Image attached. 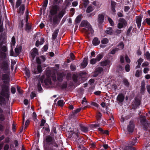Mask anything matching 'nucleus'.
Instances as JSON below:
<instances>
[{
    "label": "nucleus",
    "mask_w": 150,
    "mask_h": 150,
    "mask_svg": "<svg viewBox=\"0 0 150 150\" xmlns=\"http://www.w3.org/2000/svg\"><path fill=\"white\" fill-rule=\"evenodd\" d=\"M140 99L138 98H136L135 100L132 103V105L133 108H135L140 104Z\"/></svg>",
    "instance_id": "ddd939ff"
},
{
    "label": "nucleus",
    "mask_w": 150,
    "mask_h": 150,
    "mask_svg": "<svg viewBox=\"0 0 150 150\" xmlns=\"http://www.w3.org/2000/svg\"><path fill=\"white\" fill-rule=\"evenodd\" d=\"M149 71V69L148 68H145L144 69V72L145 73H147Z\"/></svg>",
    "instance_id": "69168bd1"
},
{
    "label": "nucleus",
    "mask_w": 150,
    "mask_h": 150,
    "mask_svg": "<svg viewBox=\"0 0 150 150\" xmlns=\"http://www.w3.org/2000/svg\"><path fill=\"white\" fill-rule=\"evenodd\" d=\"M146 88H147V90L148 91L149 93L150 94V85H147L146 86Z\"/></svg>",
    "instance_id": "774afa93"
},
{
    "label": "nucleus",
    "mask_w": 150,
    "mask_h": 150,
    "mask_svg": "<svg viewBox=\"0 0 150 150\" xmlns=\"http://www.w3.org/2000/svg\"><path fill=\"white\" fill-rule=\"evenodd\" d=\"M97 62L96 58L92 59L90 61V63L92 64H95Z\"/></svg>",
    "instance_id": "ea45409f"
},
{
    "label": "nucleus",
    "mask_w": 150,
    "mask_h": 150,
    "mask_svg": "<svg viewBox=\"0 0 150 150\" xmlns=\"http://www.w3.org/2000/svg\"><path fill=\"white\" fill-rule=\"evenodd\" d=\"M130 8L128 6H125L124 7V11L125 12L128 11L129 9Z\"/></svg>",
    "instance_id": "680f3d73"
},
{
    "label": "nucleus",
    "mask_w": 150,
    "mask_h": 150,
    "mask_svg": "<svg viewBox=\"0 0 150 150\" xmlns=\"http://www.w3.org/2000/svg\"><path fill=\"white\" fill-rule=\"evenodd\" d=\"M30 54L33 59H34L35 56L38 54V50L36 48H34L31 51Z\"/></svg>",
    "instance_id": "4468645a"
},
{
    "label": "nucleus",
    "mask_w": 150,
    "mask_h": 150,
    "mask_svg": "<svg viewBox=\"0 0 150 150\" xmlns=\"http://www.w3.org/2000/svg\"><path fill=\"white\" fill-rule=\"evenodd\" d=\"M63 76L62 74L58 73L57 75V79L59 81H61L62 80V78Z\"/></svg>",
    "instance_id": "c9c22d12"
},
{
    "label": "nucleus",
    "mask_w": 150,
    "mask_h": 150,
    "mask_svg": "<svg viewBox=\"0 0 150 150\" xmlns=\"http://www.w3.org/2000/svg\"><path fill=\"white\" fill-rule=\"evenodd\" d=\"M137 142V139L136 138L133 139H132V141L130 143V145L134 146L135 145V144Z\"/></svg>",
    "instance_id": "58836bf2"
},
{
    "label": "nucleus",
    "mask_w": 150,
    "mask_h": 150,
    "mask_svg": "<svg viewBox=\"0 0 150 150\" xmlns=\"http://www.w3.org/2000/svg\"><path fill=\"white\" fill-rule=\"evenodd\" d=\"M59 8V6L56 5H52L50 6V14L53 17V22L54 23H57L58 22H59L66 12V8L65 7L62 9L57 14Z\"/></svg>",
    "instance_id": "f257e3e1"
},
{
    "label": "nucleus",
    "mask_w": 150,
    "mask_h": 150,
    "mask_svg": "<svg viewBox=\"0 0 150 150\" xmlns=\"http://www.w3.org/2000/svg\"><path fill=\"white\" fill-rule=\"evenodd\" d=\"M119 23L118 24V28H125L127 25L126 21L123 18H120L118 20Z\"/></svg>",
    "instance_id": "39448f33"
},
{
    "label": "nucleus",
    "mask_w": 150,
    "mask_h": 150,
    "mask_svg": "<svg viewBox=\"0 0 150 150\" xmlns=\"http://www.w3.org/2000/svg\"><path fill=\"white\" fill-rule=\"evenodd\" d=\"M25 9V5L24 4H22L19 7L18 11H17L18 14H20L21 15H23Z\"/></svg>",
    "instance_id": "2eb2a0df"
},
{
    "label": "nucleus",
    "mask_w": 150,
    "mask_h": 150,
    "mask_svg": "<svg viewBox=\"0 0 150 150\" xmlns=\"http://www.w3.org/2000/svg\"><path fill=\"white\" fill-rule=\"evenodd\" d=\"M7 50L6 46H3L1 44H0V51L1 55L0 57H4L6 56V53H5Z\"/></svg>",
    "instance_id": "6e6552de"
},
{
    "label": "nucleus",
    "mask_w": 150,
    "mask_h": 150,
    "mask_svg": "<svg viewBox=\"0 0 150 150\" xmlns=\"http://www.w3.org/2000/svg\"><path fill=\"white\" fill-rule=\"evenodd\" d=\"M80 31L82 32H84L88 37L92 36L94 32L93 29H79Z\"/></svg>",
    "instance_id": "0eeeda50"
},
{
    "label": "nucleus",
    "mask_w": 150,
    "mask_h": 150,
    "mask_svg": "<svg viewBox=\"0 0 150 150\" xmlns=\"http://www.w3.org/2000/svg\"><path fill=\"white\" fill-rule=\"evenodd\" d=\"M149 65V63L147 62H144L142 64V67H145Z\"/></svg>",
    "instance_id": "052dcab7"
},
{
    "label": "nucleus",
    "mask_w": 150,
    "mask_h": 150,
    "mask_svg": "<svg viewBox=\"0 0 150 150\" xmlns=\"http://www.w3.org/2000/svg\"><path fill=\"white\" fill-rule=\"evenodd\" d=\"M23 23L24 21L23 20H20V21H19V27H21V28H23L24 25Z\"/></svg>",
    "instance_id": "4c0bfd02"
},
{
    "label": "nucleus",
    "mask_w": 150,
    "mask_h": 150,
    "mask_svg": "<svg viewBox=\"0 0 150 150\" xmlns=\"http://www.w3.org/2000/svg\"><path fill=\"white\" fill-rule=\"evenodd\" d=\"M38 90L40 91H42V88L41 87L40 83V82H39L38 84Z\"/></svg>",
    "instance_id": "603ef678"
},
{
    "label": "nucleus",
    "mask_w": 150,
    "mask_h": 150,
    "mask_svg": "<svg viewBox=\"0 0 150 150\" xmlns=\"http://www.w3.org/2000/svg\"><path fill=\"white\" fill-rule=\"evenodd\" d=\"M124 45L123 42H121L120 44L118 45V50L122 49L124 48Z\"/></svg>",
    "instance_id": "79ce46f5"
},
{
    "label": "nucleus",
    "mask_w": 150,
    "mask_h": 150,
    "mask_svg": "<svg viewBox=\"0 0 150 150\" xmlns=\"http://www.w3.org/2000/svg\"><path fill=\"white\" fill-rule=\"evenodd\" d=\"M111 64V63L110 61L109 60H106L103 61L101 63V66L106 67L108 69L109 68Z\"/></svg>",
    "instance_id": "f8f14e48"
},
{
    "label": "nucleus",
    "mask_w": 150,
    "mask_h": 150,
    "mask_svg": "<svg viewBox=\"0 0 150 150\" xmlns=\"http://www.w3.org/2000/svg\"><path fill=\"white\" fill-rule=\"evenodd\" d=\"M142 71L141 69H138L136 71L135 73V76L137 77H139L141 75Z\"/></svg>",
    "instance_id": "c85d7f7f"
},
{
    "label": "nucleus",
    "mask_w": 150,
    "mask_h": 150,
    "mask_svg": "<svg viewBox=\"0 0 150 150\" xmlns=\"http://www.w3.org/2000/svg\"><path fill=\"white\" fill-rule=\"evenodd\" d=\"M143 59H142L141 58L139 59L138 60V61H137L138 64H141V63L143 62Z\"/></svg>",
    "instance_id": "338daca9"
},
{
    "label": "nucleus",
    "mask_w": 150,
    "mask_h": 150,
    "mask_svg": "<svg viewBox=\"0 0 150 150\" xmlns=\"http://www.w3.org/2000/svg\"><path fill=\"white\" fill-rule=\"evenodd\" d=\"M50 71L49 70H47L46 73V75L47 76V79H45L44 81L43 80V77H42L40 79L41 83L42 84V85H43V84L44 83L46 86L49 85L51 83V77H54L55 76V73L54 72V74H50Z\"/></svg>",
    "instance_id": "7ed1b4c3"
},
{
    "label": "nucleus",
    "mask_w": 150,
    "mask_h": 150,
    "mask_svg": "<svg viewBox=\"0 0 150 150\" xmlns=\"http://www.w3.org/2000/svg\"><path fill=\"white\" fill-rule=\"evenodd\" d=\"M36 62H37L38 64H39L38 65H40V64H41V59H40V58H39V57H37V58H36Z\"/></svg>",
    "instance_id": "4d7b16f0"
},
{
    "label": "nucleus",
    "mask_w": 150,
    "mask_h": 150,
    "mask_svg": "<svg viewBox=\"0 0 150 150\" xmlns=\"http://www.w3.org/2000/svg\"><path fill=\"white\" fill-rule=\"evenodd\" d=\"M73 79L74 82H76L77 79V75H73Z\"/></svg>",
    "instance_id": "5fc2aeb1"
},
{
    "label": "nucleus",
    "mask_w": 150,
    "mask_h": 150,
    "mask_svg": "<svg viewBox=\"0 0 150 150\" xmlns=\"http://www.w3.org/2000/svg\"><path fill=\"white\" fill-rule=\"evenodd\" d=\"M142 18L141 16H139L136 20V22L139 28L141 26Z\"/></svg>",
    "instance_id": "412c9836"
},
{
    "label": "nucleus",
    "mask_w": 150,
    "mask_h": 150,
    "mask_svg": "<svg viewBox=\"0 0 150 150\" xmlns=\"http://www.w3.org/2000/svg\"><path fill=\"white\" fill-rule=\"evenodd\" d=\"M71 2L68 0H66L65 1V3L66 4V6H68L69 5Z\"/></svg>",
    "instance_id": "13d9d810"
},
{
    "label": "nucleus",
    "mask_w": 150,
    "mask_h": 150,
    "mask_svg": "<svg viewBox=\"0 0 150 150\" xmlns=\"http://www.w3.org/2000/svg\"><path fill=\"white\" fill-rule=\"evenodd\" d=\"M145 55L147 59H150V54L149 52H146L145 53Z\"/></svg>",
    "instance_id": "de8ad7c7"
},
{
    "label": "nucleus",
    "mask_w": 150,
    "mask_h": 150,
    "mask_svg": "<svg viewBox=\"0 0 150 150\" xmlns=\"http://www.w3.org/2000/svg\"><path fill=\"white\" fill-rule=\"evenodd\" d=\"M108 20L109 22L111 25L112 26H113L114 25V22L112 20L110 17H108Z\"/></svg>",
    "instance_id": "a18cd8bd"
},
{
    "label": "nucleus",
    "mask_w": 150,
    "mask_h": 150,
    "mask_svg": "<svg viewBox=\"0 0 150 150\" xmlns=\"http://www.w3.org/2000/svg\"><path fill=\"white\" fill-rule=\"evenodd\" d=\"M83 2V5L84 7L85 8L86 7L87 5L89 3L88 0H82Z\"/></svg>",
    "instance_id": "e433bc0d"
},
{
    "label": "nucleus",
    "mask_w": 150,
    "mask_h": 150,
    "mask_svg": "<svg viewBox=\"0 0 150 150\" xmlns=\"http://www.w3.org/2000/svg\"><path fill=\"white\" fill-rule=\"evenodd\" d=\"M80 26L81 27H85L86 28H92L90 23L86 20H83L81 23Z\"/></svg>",
    "instance_id": "1a4fd4ad"
},
{
    "label": "nucleus",
    "mask_w": 150,
    "mask_h": 150,
    "mask_svg": "<svg viewBox=\"0 0 150 150\" xmlns=\"http://www.w3.org/2000/svg\"><path fill=\"white\" fill-rule=\"evenodd\" d=\"M16 43V40L15 38L13 36L11 39V48H14V46Z\"/></svg>",
    "instance_id": "cd10ccee"
},
{
    "label": "nucleus",
    "mask_w": 150,
    "mask_h": 150,
    "mask_svg": "<svg viewBox=\"0 0 150 150\" xmlns=\"http://www.w3.org/2000/svg\"><path fill=\"white\" fill-rule=\"evenodd\" d=\"M24 72L27 77L29 78L30 76V73L29 69L27 68H25L24 70Z\"/></svg>",
    "instance_id": "2f4dec72"
},
{
    "label": "nucleus",
    "mask_w": 150,
    "mask_h": 150,
    "mask_svg": "<svg viewBox=\"0 0 150 150\" xmlns=\"http://www.w3.org/2000/svg\"><path fill=\"white\" fill-rule=\"evenodd\" d=\"M124 150H136L135 148L131 146H127Z\"/></svg>",
    "instance_id": "a19ab883"
},
{
    "label": "nucleus",
    "mask_w": 150,
    "mask_h": 150,
    "mask_svg": "<svg viewBox=\"0 0 150 150\" xmlns=\"http://www.w3.org/2000/svg\"><path fill=\"white\" fill-rule=\"evenodd\" d=\"M145 20L146 23L149 25H150V18H146Z\"/></svg>",
    "instance_id": "bf43d9fd"
},
{
    "label": "nucleus",
    "mask_w": 150,
    "mask_h": 150,
    "mask_svg": "<svg viewBox=\"0 0 150 150\" xmlns=\"http://www.w3.org/2000/svg\"><path fill=\"white\" fill-rule=\"evenodd\" d=\"M117 4V3L114 1L112 0L111 1L110 8L113 14H115L116 13V11L115 10V8Z\"/></svg>",
    "instance_id": "9b49d317"
},
{
    "label": "nucleus",
    "mask_w": 150,
    "mask_h": 150,
    "mask_svg": "<svg viewBox=\"0 0 150 150\" xmlns=\"http://www.w3.org/2000/svg\"><path fill=\"white\" fill-rule=\"evenodd\" d=\"M108 42V39L106 38H104L101 41V43L104 44H107Z\"/></svg>",
    "instance_id": "c03bdc74"
},
{
    "label": "nucleus",
    "mask_w": 150,
    "mask_h": 150,
    "mask_svg": "<svg viewBox=\"0 0 150 150\" xmlns=\"http://www.w3.org/2000/svg\"><path fill=\"white\" fill-rule=\"evenodd\" d=\"M125 57L126 61L128 63L130 62V60L127 56H126Z\"/></svg>",
    "instance_id": "e2e57ef3"
},
{
    "label": "nucleus",
    "mask_w": 150,
    "mask_h": 150,
    "mask_svg": "<svg viewBox=\"0 0 150 150\" xmlns=\"http://www.w3.org/2000/svg\"><path fill=\"white\" fill-rule=\"evenodd\" d=\"M106 32L107 33L111 35L112 34L114 33L116 35L120 33L121 32V31L117 29L115 33H114L112 31V29H109V30H107Z\"/></svg>",
    "instance_id": "a211bd4d"
},
{
    "label": "nucleus",
    "mask_w": 150,
    "mask_h": 150,
    "mask_svg": "<svg viewBox=\"0 0 150 150\" xmlns=\"http://www.w3.org/2000/svg\"><path fill=\"white\" fill-rule=\"evenodd\" d=\"M87 103V101L86 100V98H85L84 97L83 98L82 101V104H83L84 105H85L84 107V108L86 107V104Z\"/></svg>",
    "instance_id": "49530a36"
},
{
    "label": "nucleus",
    "mask_w": 150,
    "mask_h": 150,
    "mask_svg": "<svg viewBox=\"0 0 150 150\" xmlns=\"http://www.w3.org/2000/svg\"><path fill=\"white\" fill-rule=\"evenodd\" d=\"M124 99V98L123 95L122 94L118 95L117 98V100L120 102H122Z\"/></svg>",
    "instance_id": "4be33fe9"
},
{
    "label": "nucleus",
    "mask_w": 150,
    "mask_h": 150,
    "mask_svg": "<svg viewBox=\"0 0 150 150\" xmlns=\"http://www.w3.org/2000/svg\"><path fill=\"white\" fill-rule=\"evenodd\" d=\"M118 50V48H115V49L112 50L110 54H114L116 52H117Z\"/></svg>",
    "instance_id": "09e8293b"
},
{
    "label": "nucleus",
    "mask_w": 150,
    "mask_h": 150,
    "mask_svg": "<svg viewBox=\"0 0 150 150\" xmlns=\"http://www.w3.org/2000/svg\"><path fill=\"white\" fill-rule=\"evenodd\" d=\"M4 120V116L2 115H0V121H2Z\"/></svg>",
    "instance_id": "0e129e2a"
},
{
    "label": "nucleus",
    "mask_w": 150,
    "mask_h": 150,
    "mask_svg": "<svg viewBox=\"0 0 150 150\" xmlns=\"http://www.w3.org/2000/svg\"><path fill=\"white\" fill-rule=\"evenodd\" d=\"M48 0H45L43 3L42 7L44 8V10H45L47 5Z\"/></svg>",
    "instance_id": "72a5a7b5"
},
{
    "label": "nucleus",
    "mask_w": 150,
    "mask_h": 150,
    "mask_svg": "<svg viewBox=\"0 0 150 150\" xmlns=\"http://www.w3.org/2000/svg\"><path fill=\"white\" fill-rule=\"evenodd\" d=\"M44 42V40L43 38H41L40 41L37 40L36 42L35 45L37 47H38L40 45H42Z\"/></svg>",
    "instance_id": "5701e85b"
},
{
    "label": "nucleus",
    "mask_w": 150,
    "mask_h": 150,
    "mask_svg": "<svg viewBox=\"0 0 150 150\" xmlns=\"http://www.w3.org/2000/svg\"><path fill=\"white\" fill-rule=\"evenodd\" d=\"M123 82L124 84L126 86L129 85V83L127 79H124L123 80Z\"/></svg>",
    "instance_id": "3c124183"
},
{
    "label": "nucleus",
    "mask_w": 150,
    "mask_h": 150,
    "mask_svg": "<svg viewBox=\"0 0 150 150\" xmlns=\"http://www.w3.org/2000/svg\"><path fill=\"white\" fill-rule=\"evenodd\" d=\"M46 140L47 142H49L52 141V139L51 137L48 136L47 137Z\"/></svg>",
    "instance_id": "8fccbe9b"
},
{
    "label": "nucleus",
    "mask_w": 150,
    "mask_h": 150,
    "mask_svg": "<svg viewBox=\"0 0 150 150\" xmlns=\"http://www.w3.org/2000/svg\"><path fill=\"white\" fill-rule=\"evenodd\" d=\"M103 55L102 54H100L97 55L96 59L98 62L100 61L103 57Z\"/></svg>",
    "instance_id": "7c9ffc66"
},
{
    "label": "nucleus",
    "mask_w": 150,
    "mask_h": 150,
    "mask_svg": "<svg viewBox=\"0 0 150 150\" xmlns=\"http://www.w3.org/2000/svg\"><path fill=\"white\" fill-rule=\"evenodd\" d=\"M94 9V7H93L92 6H89L87 8L86 10V12L88 13H90Z\"/></svg>",
    "instance_id": "a878e982"
},
{
    "label": "nucleus",
    "mask_w": 150,
    "mask_h": 150,
    "mask_svg": "<svg viewBox=\"0 0 150 150\" xmlns=\"http://www.w3.org/2000/svg\"><path fill=\"white\" fill-rule=\"evenodd\" d=\"M93 44L95 46L98 45L100 43V41L98 40L97 38H95L92 41Z\"/></svg>",
    "instance_id": "b1692460"
},
{
    "label": "nucleus",
    "mask_w": 150,
    "mask_h": 150,
    "mask_svg": "<svg viewBox=\"0 0 150 150\" xmlns=\"http://www.w3.org/2000/svg\"><path fill=\"white\" fill-rule=\"evenodd\" d=\"M59 32V30L58 29L56 30L54 32V33L52 34V38L53 39H55L56 37H57V34Z\"/></svg>",
    "instance_id": "c756f323"
},
{
    "label": "nucleus",
    "mask_w": 150,
    "mask_h": 150,
    "mask_svg": "<svg viewBox=\"0 0 150 150\" xmlns=\"http://www.w3.org/2000/svg\"><path fill=\"white\" fill-rule=\"evenodd\" d=\"M22 0H17L16 4V8H18L20 5H21L22 3Z\"/></svg>",
    "instance_id": "f704fd0d"
},
{
    "label": "nucleus",
    "mask_w": 150,
    "mask_h": 150,
    "mask_svg": "<svg viewBox=\"0 0 150 150\" xmlns=\"http://www.w3.org/2000/svg\"><path fill=\"white\" fill-rule=\"evenodd\" d=\"M8 90L9 89L7 86H6L5 88L3 87L2 91L1 93L2 96H0V101L3 103L6 104V106H7V110H9V106H8V103H5L3 96H5L6 94L7 95L8 94Z\"/></svg>",
    "instance_id": "20e7f679"
},
{
    "label": "nucleus",
    "mask_w": 150,
    "mask_h": 150,
    "mask_svg": "<svg viewBox=\"0 0 150 150\" xmlns=\"http://www.w3.org/2000/svg\"><path fill=\"white\" fill-rule=\"evenodd\" d=\"M104 16L102 14H99L98 16V23L99 27L100 28L102 27L100 26V25H101L102 24L104 21Z\"/></svg>",
    "instance_id": "9d476101"
},
{
    "label": "nucleus",
    "mask_w": 150,
    "mask_h": 150,
    "mask_svg": "<svg viewBox=\"0 0 150 150\" xmlns=\"http://www.w3.org/2000/svg\"><path fill=\"white\" fill-rule=\"evenodd\" d=\"M81 130L84 132H87L88 131V129L87 127H86L82 125H80Z\"/></svg>",
    "instance_id": "bb28decb"
},
{
    "label": "nucleus",
    "mask_w": 150,
    "mask_h": 150,
    "mask_svg": "<svg viewBox=\"0 0 150 150\" xmlns=\"http://www.w3.org/2000/svg\"><path fill=\"white\" fill-rule=\"evenodd\" d=\"M15 52L17 54H18L21 51V49L20 48H16L15 50Z\"/></svg>",
    "instance_id": "6e6d98bb"
},
{
    "label": "nucleus",
    "mask_w": 150,
    "mask_h": 150,
    "mask_svg": "<svg viewBox=\"0 0 150 150\" xmlns=\"http://www.w3.org/2000/svg\"><path fill=\"white\" fill-rule=\"evenodd\" d=\"M141 122L144 126V128L146 130H149L150 128V123L146 121V118L145 117L141 118Z\"/></svg>",
    "instance_id": "423d86ee"
},
{
    "label": "nucleus",
    "mask_w": 150,
    "mask_h": 150,
    "mask_svg": "<svg viewBox=\"0 0 150 150\" xmlns=\"http://www.w3.org/2000/svg\"><path fill=\"white\" fill-rule=\"evenodd\" d=\"M144 82L143 81L141 83V91L142 92H143L145 90Z\"/></svg>",
    "instance_id": "473e14b6"
},
{
    "label": "nucleus",
    "mask_w": 150,
    "mask_h": 150,
    "mask_svg": "<svg viewBox=\"0 0 150 150\" xmlns=\"http://www.w3.org/2000/svg\"><path fill=\"white\" fill-rule=\"evenodd\" d=\"M103 69L102 68L98 67L96 69L94 75V77L96 76L99 74L103 71Z\"/></svg>",
    "instance_id": "6ab92c4d"
},
{
    "label": "nucleus",
    "mask_w": 150,
    "mask_h": 150,
    "mask_svg": "<svg viewBox=\"0 0 150 150\" xmlns=\"http://www.w3.org/2000/svg\"><path fill=\"white\" fill-rule=\"evenodd\" d=\"M82 14H80L77 16L75 20V24H77L79 23L82 19Z\"/></svg>",
    "instance_id": "aec40b11"
},
{
    "label": "nucleus",
    "mask_w": 150,
    "mask_h": 150,
    "mask_svg": "<svg viewBox=\"0 0 150 150\" xmlns=\"http://www.w3.org/2000/svg\"><path fill=\"white\" fill-rule=\"evenodd\" d=\"M2 69L3 70L6 72V74H4L2 76V80L4 81V83L8 84V83L9 82V69L8 67L7 64L6 63H4L2 66Z\"/></svg>",
    "instance_id": "f03ea898"
},
{
    "label": "nucleus",
    "mask_w": 150,
    "mask_h": 150,
    "mask_svg": "<svg viewBox=\"0 0 150 150\" xmlns=\"http://www.w3.org/2000/svg\"><path fill=\"white\" fill-rule=\"evenodd\" d=\"M32 72L35 74H36L41 72L42 71L41 67L40 65H38L37 69H32Z\"/></svg>",
    "instance_id": "dca6fc26"
},
{
    "label": "nucleus",
    "mask_w": 150,
    "mask_h": 150,
    "mask_svg": "<svg viewBox=\"0 0 150 150\" xmlns=\"http://www.w3.org/2000/svg\"><path fill=\"white\" fill-rule=\"evenodd\" d=\"M58 105L61 107L62 106L64 105V101L63 100H60L58 102Z\"/></svg>",
    "instance_id": "37998d69"
},
{
    "label": "nucleus",
    "mask_w": 150,
    "mask_h": 150,
    "mask_svg": "<svg viewBox=\"0 0 150 150\" xmlns=\"http://www.w3.org/2000/svg\"><path fill=\"white\" fill-rule=\"evenodd\" d=\"M88 59L87 58H85L81 65L83 68L85 67L88 64Z\"/></svg>",
    "instance_id": "393cba45"
},
{
    "label": "nucleus",
    "mask_w": 150,
    "mask_h": 150,
    "mask_svg": "<svg viewBox=\"0 0 150 150\" xmlns=\"http://www.w3.org/2000/svg\"><path fill=\"white\" fill-rule=\"evenodd\" d=\"M125 69L127 72H129L130 70V66L129 65H126L125 66Z\"/></svg>",
    "instance_id": "864d4df0"
},
{
    "label": "nucleus",
    "mask_w": 150,
    "mask_h": 150,
    "mask_svg": "<svg viewBox=\"0 0 150 150\" xmlns=\"http://www.w3.org/2000/svg\"><path fill=\"white\" fill-rule=\"evenodd\" d=\"M134 128V125L133 122L132 121L130 122V124L128 125L127 127L128 130L129 132H132Z\"/></svg>",
    "instance_id": "f3484780"
}]
</instances>
